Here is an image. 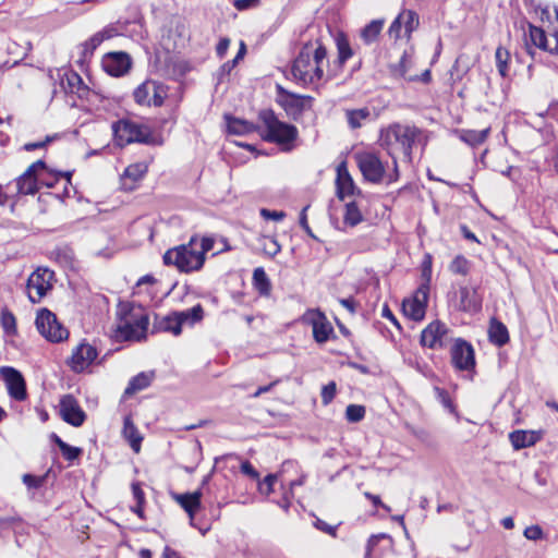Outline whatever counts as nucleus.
<instances>
[{
  "instance_id": "41",
  "label": "nucleus",
  "mask_w": 558,
  "mask_h": 558,
  "mask_svg": "<svg viewBox=\"0 0 558 558\" xmlns=\"http://www.w3.org/2000/svg\"><path fill=\"white\" fill-rule=\"evenodd\" d=\"M380 539L387 541L388 546H391L392 541L389 535H387L385 533L372 535L368 538L364 558H381V555L374 554V548Z\"/></svg>"
},
{
  "instance_id": "28",
  "label": "nucleus",
  "mask_w": 558,
  "mask_h": 558,
  "mask_svg": "<svg viewBox=\"0 0 558 558\" xmlns=\"http://www.w3.org/2000/svg\"><path fill=\"white\" fill-rule=\"evenodd\" d=\"M123 436L128 441L130 442L131 448L138 452L141 449V442L143 440V437L141 436L137 427L133 423L132 418L130 416H126L124 418L123 424Z\"/></svg>"
},
{
  "instance_id": "5",
  "label": "nucleus",
  "mask_w": 558,
  "mask_h": 558,
  "mask_svg": "<svg viewBox=\"0 0 558 558\" xmlns=\"http://www.w3.org/2000/svg\"><path fill=\"white\" fill-rule=\"evenodd\" d=\"M259 120L266 132L263 138L267 142L284 145L298 137L296 128L280 121L271 110H262L259 112Z\"/></svg>"
},
{
  "instance_id": "12",
  "label": "nucleus",
  "mask_w": 558,
  "mask_h": 558,
  "mask_svg": "<svg viewBox=\"0 0 558 558\" xmlns=\"http://www.w3.org/2000/svg\"><path fill=\"white\" fill-rule=\"evenodd\" d=\"M450 340L451 330L439 320L428 324L421 333V344L429 349L445 348Z\"/></svg>"
},
{
  "instance_id": "35",
  "label": "nucleus",
  "mask_w": 558,
  "mask_h": 558,
  "mask_svg": "<svg viewBox=\"0 0 558 558\" xmlns=\"http://www.w3.org/2000/svg\"><path fill=\"white\" fill-rule=\"evenodd\" d=\"M363 220V215L361 213L359 204L354 202H349L345 205V210L343 214V222L350 227H355Z\"/></svg>"
},
{
  "instance_id": "8",
  "label": "nucleus",
  "mask_w": 558,
  "mask_h": 558,
  "mask_svg": "<svg viewBox=\"0 0 558 558\" xmlns=\"http://www.w3.org/2000/svg\"><path fill=\"white\" fill-rule=\"evenodd\" d=\"M364 179L372 183H380L386 174V168L379 156L372 151H361L354 155Z\"/></svg>"
},
{
  "instance_id": "57",
  "label": "nucleus",
  "mask_w": 558,
  "mask_h": 558,
  "mask_svg": "<svg viewBox=\"0 0 558 558\" xmlns=\"http://www.w3.org/2000/svg\"><path fill=\"white\" fill-rule=\"evenodd\" d=\"M241 472L253 480H258L259 477V473L254 469V466L248 461H244L241 464Z\"/></svg>"
},
{
  "instance_id": "26",
  "label": "nucleus",
  "mask_w": 558,
  "mask_h": 558,
  "mask_svg": "<svg viewBox=\"0 0 558 558\" xmlns=\"http://www.w3.org/2000/svg\"><path fill=\"white\" fill-rule=\"evenodd\" d=\"M488 337L489 341L498 347H502L509 341L507 327L495 318L490 320Z\"/></svg>"
},
{
  "instance_id": "16",
  "label": "nucleus",
  "mask_w": 558,
  "mask_h": 558,
  "mask_svg": "<svg viewBox=\"0 0 558 558\" xmlns=\"http://www.w3.org/2000/svg\"><path fill=\"white\" fill-rule=\"evenodd\" d=\"M132 61L125 52H109L102 59L104 70L111 76H122L131 69Z\"/></svg>"
},
{
  "instance_id": "63",
  "label": "nucleus",
  "mask_w": 558,
  "mask_h": 558,
  "mask_svg": "<svg viewBox=\"0 0 558 558\" xmlns=\"http://www.w3.org/2000/svg\"><path fill=\"white\" fill-rule=\"evenodd\" d=\"M161 558H182V556L177 550L172 549L169 546H166L162 551Z\"/></svg>"
},
{
  "instance_id": "6",
  "label": "nucleus",
  "mask_w": 558,
  "mask_h": 558,
  "mask_svg": "<svg viewBox=\"0 0 558 558\" xmlns=\"http://www.w3.org/2000/svg\"><path fill=\"white\" fill-rule=\"evenodd\" d=\"M114 137L120 146L137 142L149 144L151 132L147 125L131 120H120L112 125Z\"/></svg>"
},
{
  "instance_id": "58",
  "label": "nucleus",
  "mask_w": 558,
  "mask_h": 558,
  "mask_svg": "<svg viewBox=\"0 0 558 558\" xmlns=\"http://www.w3.org/2000/svg\"><path fill=\"white\" fill-rule=\"evenodd\" d=\"M259 0H235L233 2V5L240 10V11H243V10H247L250 8H254L258 4Z\"/></svg>"
},
{
  "instance_id": "11",
  "label": "nucleus",
  "mask_w": 558,
  "mask_h": 558,
  "mask_svg": "<svg viewBox=\"0 0 558 558\" xmlns=\"http://www.w3.org/2000/svg\"><path fill=\"white\" fill-rule=\"evenodd\" d=\"M429 275L426 282L421 284L415 291L414 295L407 299L402 303V311L409 318L418 322L425 316L428 292H429Z\"/></svg>"
},
{
  "instance_id": "37",
  "label": "nucleus",
  "mask_w": 558,
  "mask_h": 558,
  "mask_svg": "<svg viewBox=\"0 0 558 558\" xmlns=\"http://www.w3.org/2000/svg\"><path fill=\"white\" fill-rule=\"evenodd\" d=\"M489 133V129L482 131L476 130H464L461 133L460 138L471 146H477L485 142Z\"/></svg>"
},
{
  "instance_id": "17",
  "label": "nucleus",
  "mask_w": 558,
  "mask_h": 558,
  "mask_svg": "<svg viewBox=\"0 0 558 558\" xmlns=\"http://www.w3.org/2000/svg\"><path fill=\"white\" fill-rule=\"evenodd\" d=\"M46 165L43 160L32 163L26 171L16 180V190L19 194L33 195L37 192L36 174L44 170Z\"/></svg>"
},
{
  "instance_id": "44",
  "label": "nucleus",
  "mask_w": 558,
  "mask_h": 558,
  "mask_svg": "<svg viewBox=\"0 0 558 558\" xmlns=\"http://www.w3.org/2000/svg\"><path fill=\"white\" fill-rule=\"evenodd\" d=\"M365 416V407L360 404H349L345 409V418L351 423H357Z\"/></svg>"
},
{
  "instance_id": "31",
  "label": "nucleus",
  "mask_w": 558,
  "mask_h": 558,
  "mask_svg": "<svg viewBox=\"0 0 558 558\" xmlns=\"http://www.w3.org/2000/svg\"><path fill=\"white\" fill-rule=\"evenodd\" d=\"M62 85L65 90L82 95V92L86 90V86L83 83L82 77L73 71L66 72L64 78H62Z\"/></svg>"
},
{
  "instance_id": "64",
  "label": "nucleus",
  "mask_w": 558,
  "mask_h": 558,
  "mask_svg": "<svg viewBox=\"0 0 558 558\" xmlns=\"http://www.w3.org/2000/svg\"><path fill=\"white\" fill-rule=\"evenodd\" d=\"M156 282L157 279L155 277H153L151 275H145L138 279L137 286L141 287L143 284H155Z\"/></svg>"
},
{
  "instance_id": "47",
  "label": "nucleus",
  "mask_w": 558,
  "mask_h": 558,
  "mask_svg": "<svg viewBox=\"0 0 558 558\" xmlns=\"http://www.w3.org/2000/svg\"><path fill=\"white\" fill-rule=\"evenodd\" d=\"M337 48L339 63L343 64L352 56V49L344 38L337 40Z\"/></svg>"
},
{
  "instance_id": "29",
  "label": "nucleus",
  "mask_w": 558,
  "mask_h": 558,
  "mask_svg": "<svg viewBox=\"0 0 558 558\" xmlns=\"http://www.w3.org/2000/svg\"><path fill=\"white\" fill-rule=\"evenodd\" d=\"M177 318L180 320V324L182 326L189 325L193 326L194 324L201 322L204 316V310L201 304H196L192 308L181 311V312H174Z\"/></svg>"
},
{
  "instance_id": "50",
  "label": "nucleus",
  "mask_w": 558,
  "mask_h": 558,
  "mask_svg": "<svg viewBox=\"0 0 558 558\" xmlns=\"http://www.w3.org/2000/svg\"><path fill=\"white\" fill-rule=\"evenodd\" d=\"M215 239L211 236H204L201 241L197 240V252L198 255L205 257L206 253L211 251L214 247Z\"/></svg>"
},
{
  "instance_id": "43",
  "label": "nucleus",
  "mask_w": 558,
  "mask_h": 558,
  "mask_svg": "<svg viewBox=\"0 0 558 558\" xmlns=\"http://www.w3.org/2000/svg\"><path fill=\"white\" fill-rule=\"evenodd\" d=\"M449 270L453 274L465 276L470 270V263L464 256L458 255L450 263Z\"/></svg>"
},
{
  "instance_id": "32",
  "label": "nucleus",
  "mask_w": 558,
  "mask_h": 558,
  "mask_svg": "<svg viewBox=\"0 0 558 558\" xmlns=\"http://www.w3.org/2000/svg\"><path fill=\"white\" fill-rule=\"evenodd\" d=\"M228 132L235 135H244L256 130L255 125L245 120L236 118H227Z\"/></svg>"
},
{
  "instance_id": "23",
  "label": "nucleus",
  "mask_w": 558,
  "mask_h": 558,
  "mask_svg": "<svg viewBox=\"0 0 558 558\" xmlns=\"http://www.w3.org/2000/svg\"><path fill=\"white\" fill-rule=\"evenodd\" d=\"M154 376V372H142L136 376L132 377L129 381L128 387L124 390V396L130 397L138 391L144 390L151 384Z\"/></svg>"
},
{
  "instance_id": "22",
  "label": "nucleus",
  "mask_w": 558,
  "mask_h": 558,
  "mask_svg": "<svg viewBox=\"0 0 558 558\" xmlns=\"http://www.w3.org/2000/svg\"><path fill=\"white\" fill-rule=\"evenodd\" d=\"M344 116L349 128L352 130L360 129L364 126L366 123L376 119V116L373 114L369 108L367 107L357 109H345Z\"/></svg>"
},
{
  "instance_id": "51",
  "label": "nucleus",
  "mask_w": 558,
  "mask_h": 558,
  "mask_svg": "<svg viewBox=\"0 0 558 558\" xmlns=\"http://www.w3.org/2000/svg\"><path fill=\"white\" fill-rule=\"evenodd\" d=\"M1 324L7 332L11 333L15 331L16 323L12 313L3 312L1 315Z\"/></svg>"
},
{
  "instance_id": "59",
  "label": "nucleus",
  "mask_w": 558,
  "mask_h": 558,
  "mask_svg": "<svg viewBox=\"0 0 558 558\" xmlns=\"http://www.w3.org/2000/svg\"><path fill=\"white\" fill-rule=\"evenodd\" d=\"M23 482L24 484H26L28 487H34V488H37L41 485V482L43 480L39 478V477H36L34 475H31V474H25L23 476Z\"/></svg>"
},
{
  "instance_id": "46",
  "label": "nucleus",
  "mask_w": 558,
  "mask_h": 558,
  "mask_svg": "<svg viewBox=\"0 0 558 558\" xmlns=\"http://www.w3.org/2000/svg\"><path fill=\"white\" fill-rule=\"evenodd\" d=\"M147 171V166L144 165V163H134V165H130L125 171H124V175L126 178H130L134 181L141 179L145 172Z\"/></svg>"
},
{
  "instance_id": "2",
  "label": "nucleus",
  "mask_w": 558,
  "mask_h": 558,
  "mask_svg": "<svg viewBox=\"0 0 558 558\" xmlns=\"http://www.w3.org/2000/svg\"><path fill=\"white\" fill-rule=\"evenodd\" d=\"M327 51L324 46L317 44L305 45L292 64V75L302 85H314L324 75V64Z\"/></svg>"
},
{
  "instance_id": "33",
  "label": "nucleus",
  "mask_w": 558,
  "mask_h": 558,
  "mask_svg": "<svg viewBox=\"0 0 558 558\" xmlns=\"http://www.w3.org/2000/svg\"><path fill=\"white\" fill-rule=\"evenodd\" d=\"M384 23L385 20L383 19L373 20L361 31V38L365 44L369 45L377 39L383 29Z\"/></svg>"
},
{
  "instance_id": "1",
  "label": "nucleus",
  "mask_w": 558,
  "mask_h": 558,
  "mask_svg": "<svg viewBox=\"0 0 558 558\" xmlns=\"http://www.w3.org/2000/svg\"><path fill=\"white\" fill-rule=\"evenodd\" d=\"M418 134L417 128L401 123H392L380 131L379 144L391 157L395 168L389 182L398 179V157L403 156L407 160H411L412 147Z\"/></svg>"
},
{
  "instance_id": "19",
  "label": "nucleus",
  "mask_w": 558,
  "mask_h": 558,
  "mask_svg": "<svg viewBox=\"0 0 558 558\" xmlns=\"http://www.w3.org/2000/svg\"><path fill=\"white\" fill-rule=\"evenodd\" d=\"M2 374L8 387L9 395L17 401L24 400L27 393L25 381L21 373L12 367H3Z\"/></svg>"
},
{
  "instance_id": "18",
  "label": "nucleus",
  "mask_w": 558,
  "mask_h": 558,
  "mask_svg": "<svg viewBox=\"0 0 558 558\" xmlns=\"http://www.w3.org/2000/svg\"><path fill=\"white\" fill-rule=\"evenodd\" d=\"M134 99L138 105L160 106L163 97L159 94V85L156 81H146L134 90Z\"/></svg>"
},
{
  "instance_id": "36",
  "label": "nucleus",
  "mask_w": 558,
  "mask_h": 558,
  "mask_svg": "<svg viewBox=\"0 0 558 558\" xmlns=\"http://www.w3.org/2000/svg\"><path fill=\"white\" fill-rule=\"evenodd\" d=\"M253 283H254V287L256 288V290L262 295H268L270 293L271 283H270V281L268 279L264 268L258 267V268L254 269V271H253Z\"/></svg>"
},
{
  "instance_id": "49",
  "label": "nucleus",
  "mask_w": 558,
  "mask_h": 558,
  "mask_svg": "<svg viewBox=\"0 0 558 558\" xmlns=\"http://www.w3.org/2000/svg\"><path fill=\"white\" fill-rule=\"evenodd\" d=\"M336 391H337V386H336V383L335 381H330L329 384L325 385L323 388H322V402L327 405L329 404L335 396H336Z\"/></svg>"
},
{
  "instance_id": "48",
  "label": "nucleus",
  "mask_w": 558,
  "mask_h": 558,
  "mask_svg": "<svg viewBox=\"0 0 558 558\" xmlns=\"http://www.w3.org/2000/svg\"><path fill=\"white\" fill-rule=\"evenodd\" d=\"M434 391L438 401L444 405V408L453 413L456 408L448 391L439 387H435Z\"/></svg>"
},
{
  "instance_id": "42",
  "label": "nucleus",
  "mask_w": 558,
  "mask_h": 558,
  "mask_svg": "<svg viewBox=\"0 0 558 558\" xmlns=\"http://www.w3.org/2000/svg\"><path fill=\"white\" fill-rule=\"evenodd\" d=\"M259 242L264 253L269 257H275L281 251V245L275 238L263 235L259 238Z\"/></svg>"
},
{
  "instance_id": "38",
  "label": "nucleus",
  "mask_w": 558,
  "mask_h": 558,
  "mask_svg": "<svg viewBox=\"0 0 558 558\" xmlns=\"http://www.w3.org/2000/svg\"><path fill=\"white\" fill-rule=\"evenodd\" d=\"M401 17L404 26V34L408 38L411 37V34L418 27L420 20L416 12L412 10H403L401 12Z\"/></svg>"
},
{
  "instance_id": "25",
  "label": "nucleus",
  "mask_w": 558,
  "mask_h": 558,
  "mask_svg": "<svg viewBox=\"0 0 558 558\" xmlns=\"http://www.w3.org/2000/svg\"><path fill=\"white\" fill-rule=\"evenodd\" d=\"M538 439V434L533 430H515L510 434V441L514 449L531 447Z\"/></svg>"
},
{
  "instance_id": "52",
  "label": "nucleus",
  "mask_w": 558,
  "mask_h": 558,
  "mask_svg": "<svg viewBox=\"0 0 558 558\" xmlns=\"http://www.w3.org/2000/svg\"><path fill=\"white\" fill-rule=\"evenodd\" d=\"M277 481L275 474L267 475L263 482L259 483L258 488L262 494L269 495L274 489V484Z\"/></svg>"
},
{
  "instance_id": "13",
  "label": "nucleus",
  "mask_w": 558,
  "mask_h": 558,
  "mask_svg": "<svg viewBox=\"0 0 558 558\" xmlns=\"http://www.w3.org/2000/svg\"><path fill=\"white\" fill-rule=\"evenodd\" d=\"M450 355L453 366L460 371H470L475 366L474 349L461 338L454 340Z\"/></svg>"
},
{
  "instance_id": "62",
  "label": "nucleus",
  "mask_w": 558,
  "mask_h": 558,
  "mask_svg": "<svg viewBox=\"0 0 558 558\" xmlns=\"http://www.w3.org/2000/svg\"><path fill=\"white\" fill-rule=\"evenodd\" d=\"M230 46L229 38H221L217 45L216 51L219 57H223Z\"/></svg>"
},
{
  "instance_id": "40",
  "label": "nucleus",
  "mask_w": 558,
  "mask_h": 558,
  "mask_svg": "<svg viewBox=\"0 0 558 558\" xmlns=\"http://www.w3.org/2000/svg\"><path fill=\"white\" fill-rule=\"evenodd\" d=\"M160 329L169 331L174 336H179L182 332V325L177 318L174 312L161 319Z\"/></svg>"
},
{
  "instance_id": "45",
  "label": "nucleus",
  "mask_w": 558,
  "mask_h": 558,
  "mask_svg": "<svg viewBox=\"0 0 558 558\" xmlns=\"http://www.w3.org/2000/svg\"><path fill=\"white\" fill-rule=\"evenodd\" d=\"M59 449L62 452V456L69 462H73L78 459L83 453V450L78 447H73L66 444L65 441H60Z\"/></svg>"
},
{
  "instance_id": "10",
  "label": "nucleus",
  "mask_w": 558,
  "mask_h": 558,
  "mask_svg": "<svg viewBox=\"0 0 558 558\" xmlns=\"http://www.w3.org/2000/svg\"><path fill=\"white\" fill-rule=\"evenodd\" d=\"M314 98L289 93L279 87L278 102L287 114L293 120H299L304 111L311 110Z\"/></svg>"
},
{
  "instance_id": "4",
  "label": "nucleus",
  "mask_w": 558,
  "mask_h": 558,
  "mask_svg": "<svg viewBox=\"0 0 558 558\" xmlns=\"http://www.w3.org/2000/svg\"><path fill=\"white\" fill-rule=\"evenodd\" d=\"M162 259L165 265L174 266L179 271L186 274L198 271L205 263V257L197 252V236H192L186 244L169 248Z\"/></svg>"
},
{
  "instance_id": "30",
  "label": "nucleus",
  "mask_w": 558,
  "mask_h": 558,
  "mask_svg": "<svg viewBox=\"0 0 558 558\" xmlns=\"http://www.w3.org/2000/svg\"><path fill=\"white\" fill-rule=\"evenodd\" d=\"M117 34L114 27H106L100 32L94 34L85 44L84 49L86 52L93 53L94 50L105 40L114 37Z\"/></svg>"
},
{
  "instance_id": "55",
  "label": "nucleus",
  "mask_w": 558,
  "mask_h": 558,
  "mask_svg": "<svg viewBox=\"0 0 558 558\" xmlns=\"http://www.w3.org/2000/svg\"><path fill=\"white\" fill-rule=\"evenodd\" d=\"M259 213L260 216L266 220L280 221L286 217V214L283 211L269 210L267 208H262Z\"/></svg>"
},
{
  "instance_id": "3",
  "label": "nucleus",
  "mask_w": 558,
  "mask_h": 558,
  "mask_svg": "<svg viewBox=\"0 0 558 558\" xmlns=\"http://www.w3.org/2000/svg\"><path fill=\"white\" fill-rule=\"evenodd\" d=\"M117 316L119 319L116 329L117 338L126 341L142 340L145 338L149 318L141 306H134L131 303H121Z\"/></svg>"
},
{
  "instance_id": "56",
  "label": "nucleus",
  "mask_w": 558,
  "mask_h": 558,
  "mask_svg": "<svg viewBox=\"0 0 558 558\" xmlns=\"http://www.w3.org/2000/svg\"><path fill=\"white\" fill-rule=\"evenodd\" d=\"M131 488H132V494H133V498H134L135 502L138 505H145L146 504L145 494L141 487V484L132 483Z\"/></svg>"
},
{
  "instance_id": "60",
  "label": "nucleus",
  "mask_w": 558,
  "mask_h": 558,
  "mask_svg": "<svg viewBox=\"0 0 558 558\" xmlns=\"http://www.w3.org/2000/svg\"><path fill=\"white\" fill-rule=\"evenodd\" d=\"M315 526L327 533V534H330V535H335L336 534V527L335 526H331L329 525L328 523H326L325 521L320 520V519H317L316 522H315Z\"/></svg>"
},
{
  "instance_id": "15",
  "label": "nucleus",
  "mask_w": 558,
  "mask_h": 558,
  "mask_svg": "<svg viewBox=\"0 0 558 558\" xmlns=\"http://www.w3.org/2000/svg\"><path fill=\"white\" fill-rule=\"evenodd\" d=\"M59 413L64 422L74 427L82 426L86 418L85 412L72 395H65L61 398Z\"/></svg>"
},
{
  "instance_id": "39",
  "label": "nucleus",
  "mask_w": 558,
  "mask_h": 558,
  "mask_svg": "<svg viewBox=\"0 0 558 558\" xmlns=\"http://www.w3.org/2000/svg\"><path fill=\"white\" fill-rule=\"evenodd\" d=\"M496 66L499 74L506 77L509 70L510 53L504 47H498L495 52Z\"/></svg>"
},
{
  "instance_id": "9",
  "label": "nucleus",
  "mask_w": 558,
  "mask_h": 558,
  "mask_svg": "<svg viewBox=\"0 0 558 558\" xmlns=\"http://www.w3.org/2000/svg\"><path fill=\"white\" fill-rule=\"evenodd\" d=\"M53 272L48 268H38L28 277L26 292L32 303H38L52 289Z\"/></svg>"
},
{
  "instance_id": "53",
  "label": "nucleus",
  "mask_w": 558,
  "mask_h": 558,
  "mask_svg": "<svg viewBox=\"0 0 558 558\" xmlns=\"http://www.w3.org/2000/svg\"><path fill=\"white\" fill-rule=\"evenodd\" d=\"M524 536L530 541H537L543 538L544 533L539 525H531L524 530Z\"/></svg>"
},
{
  "instance_id": "24",
  "label": "nucleus",
  "mask_w": 558,
  "mask_h": 558,
  "mask_svg": "<svg viewBox=\"0 0 558 558\" xmlns=\"http://www.w3.org/2000/svg\"><path fill=\"white\" fill-rule=\"evenodd\" d=\"M337 190L340 198L352 195L354 192V182L344 163H341L337 169Z\"/></svg>"
},
{
  "instance_id": "34",
  "label": "nucleus",
  "mask_w": 558,
  "mask_h": 558,
  "mask_svg": "<svg viewBox=\"0 0 558 558\" xmlns=\"http://www.w3.org/2000/svg\"><path fill=\"white\" fill-rule=\"evenodd\" d=\"M530 38L536 47L546 51L550 52V47H554L553 37L548 39L545 32L539 27L530 26Z\"/></svg>"
},
{
  "instance_id": "20",
  "label": "nucleus",
  "mask_w": 558,
  "mask_h": 558,
  "mask_svg": "<svg viewBox=\"0 0 558 558\" xmlns=\"http://www.w3.org/2000/svg\"><path fill=\"white\" fill-rule=\"evenodd\" d=\"M203 493L201 489L194 493L174 494L173 499L184 509L193 525L194 517L202 506Z\"/></svg>"
},
{
  "instance_id": "21",
  "label": "nucleus",
  "mask_w": 558,
  "mask_h": 558,
  "mask_svg": "<svg viewBox=\"0 0 558 558\" xmlns=\"http://www.w3.org/2000/svg\"><path fill=\"white\" fill-rule=\"evenodd\" d=\"M459 308L468 313H477L482 308V299L473 288L461 287Z\"/></svg>"
},
{
  "instance_id": "7",
  "label": "nucleus",
  "mask_w": 558,
  "mask_h": 558,
  "mask_svg": "<svg viewBox=\"0 0 558 558\" xmlns=\"http://www.w3.org/2000/svg\"><path fill=\"white\" fill-rule=\"evenodd\" d=\"M36 327L39 333L51 342H61L69 337V331L57 319V316L47 308L37 313Z\"/></svg>"
},
{
  "instance_id": "54",
  "label": "nucleus",
  "mask_w": 558,
  "mask_h": 558,
  "mask_svg": "<svg viewBox=\"0 0 558 558\" xmlns=\"http://www.w3.org/2000/svg\"><path fill=\"white\" fill-rule=\"evenodd\" d=\"M402 25H403V21L401 17V13H399V15L393 20V22L391 23V25L388 29L389 36L393 37L396 39L400 38Z\"/></svg>"
},
{
  "instance_id": "61",
  "label": "nucleus",
  "mask_w": 558,
  "mask_h": 558,
  "mask_svg": "<svg viewBox=\"0 0 558 558\" xmlns=\"http://www.w3.org/2000/svg\"><path fill=\"white\" fill-rule=\"evenodd\" d=\"M364 495H365V497H366L367 499H369V500L373 502V505H374L375 507H381V508H383V509H385L386 511H390V507H388L387 505H385V504L380 500L379 496H377V495H373V494H371V493H365Z\"/></svg>"
},
{
  "instance_id": "27",
  "label": "nucleus",
  "mask_w": 558,
  "mask_h": 558,
  "mask_svg": "<svg viewBox=\"0 0 558 558\" xmlns=\"http://www.w3.org/2000/svg\"><path fill=\"white\" fill-rule=\"evenodd\" d=\"M332 331L331 325L323 314L319 313L317 317L313 319V336L318 343L326 342Z\"/></svg>"
},
{
  "instance_id": "14",
  "label": "nucleus",
  "mask_w": 558,
  "mask_h": 558,
  "mask_svg": "<svg viewBox=\"0 0 558 558\" xmlns=\"http://www.w3.org/2000/svg\"><path fill=\"white\" fill-rule=\"evenodd\" d=\"M97 356L96 348L87 342H81L73 349L68 365L74 373H82L92 365Z\"/></svg>"
}]
</instances>
